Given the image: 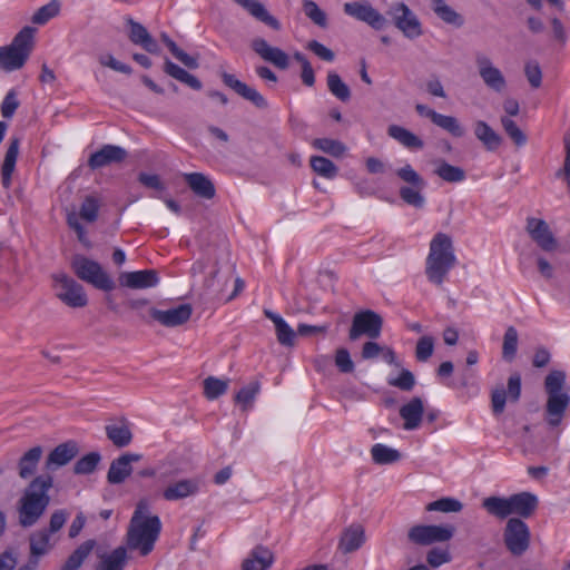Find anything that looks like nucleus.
Segmentation results:
<instances>
[{
    "label": "nucleus",
    "instance_id": "35",
    "mask_svg": "<svg viewBox=\"0 0 570 570\" xmlns=\"http://www.w3.org/2000/svg\"><path fill=\"white\" fill-rule=\"evenodd\" d=\"M474 135L488 150H495L502 144V138L485 121L474 122Z\"/></svg>",
    "mask_w": 570,
    "mask_h": 570
},
{
    "label": "nucleus",
    "instance_id": "16",
    "mask_svg": "<svg viewBox=\"0 0 570 570\" xmlns=\"http://www.w3.org/2000/svg\"><path fill=\"white\" fill-rule=\"evenodd\" d=\"M525 230L531 239L544 252L557 250L559 244L548 223L540 218L528 217Z\"/></svg>",
    "mask_w": 570,
    "mask_h": 570
},
{
    "label": "nucleus",
    "instance_id": "43",
    "mask_svg": "<svg viewBox=\"0 0 570 570\" xmlns=\"http://www.w3.org/2000/svg\"><path fill=\"white\" fill-rule=\"evenodd\" d=\"M50 532L47 529L36 531L30 535V553L33 557L46 554L51 549Z\"/></svg>",
    "mask_w": 570,
    "mask_h": 570
},
{
    "label": "nucleus",
    "instance_id": "17",
    "mask_svg": "<svg viewBox=\"0 0 570 570\" xmlns=\"http://www.w3.org/2000/svg\"><path fill=\"white\" fill-rule=\"evenodd\" d=\"M250 48L264 61L272 63L278 69L285 70L289 67L288 55L281 48L271 46L264 38L253 39Z\"/></svg>",
    "mask_w": 570,
    "mask_h": 570
},
{
    "label": "nucleus",
    "instance_id": "26",
    "mask_svg": "<svg viewBox=\"0 0 570 570\" xmlns=\"http://www.w3.org/2000/svg\"><path fill=\"white\" fill-rule=\"evenodd\" d=\"M106 435L117 448H125L130 444L132 433L130 424L126 419H119L105 426Z\"/></svg>",
    "mask_w": 570,
    "mask_h": 570
},
{
    "label": "nucleus",
    "instance_id": "60",
    "mask_svg": "<svg viewBox=\"0 0 570 570\" xmlns=\"http://www.w3.org/2000/svg\"><path fill=\"white\" fill-rule=\"evenodd\" d=\"M389 384L402 391L409 392L415 385V377L412 372L403 368L397 377L389 380Z\"/></svg>",
    "mask_w": 570,
    "mask_h": 570
},
{
    "label": "nucleus",
    "instance_id": "2",
    "mask_svg": "<svg viewBox=\"0 0 570 570\" xmlns=\"http://www.w3.org/2000/svg\"><path fill=\"white\" fill-rule=\"evenodd\" d=\"M148 504L140 501L131 517L127 532V546L138 550L141 556L149 554L161 531L159 517L148 514Z\"/></svg>",
    "mask_w": 570,
    "mask_h": 570
},
{
    "label": "nucleus",
    "instance_id": "23",
    "mask_svg": "<svg viewBox=\"0 0 570 570\" xmlns=\"http://www.w3.org/2000/svg\"><path fill=\"white\" fill-rule=\"evenodd\" d=\"M200 489L199 479H184L169 484L163 492V497L167 501L181 500L198 493Z\"/></svg>",
    "mask_w": 570,
    "mask_h": 570
},
{
    "label": "nucleus",
    "instance_id": "42",
    "mask_svg": "<svg viewBox=\"0 0 570 570\" xmlns=\"http://www.w3.org/2000/svg\"><path fill=\"white\" fill-rule=\"evenodd\" d=\"M432 9L434 13L448 24L461 27L464 23L463 18L448 6L444 0H432Z\"/></svg>",
    "mask_w": 570,
    "mask_h": 570
},
{
    "label": "nucleus",
    "instance_id": "55",
    "mask_svg": "<svg viewBox=\"0 0 570 570\" xmlns=\"http://www.w3.org/2000/svg\"><path fill=\"white\" fill-rule=\"evenodd\" d=\"M425 509L426 511H440L444 513L460 512L463 509V504L454 498H442L430 502Z\"/></svg>",
    "mask_w": 570,
    "mask_h": 570
},
{
    "label": "nucleus",
    "instance_id": "37",
    "mask_svg": "<svg viewBox=\"0 0 570 570\" xmlns=\"http://www.w3.org/2000/svg\"><path fill=\"white\" fill-rule=\"evenodd\" d=\"M28 58L11 45L0 48V68L6 71L20 69Z\"/></svg>",
    "mask_w": 570,
    "mask_h": 570
},
{
    "label": "nucleus",
    "instance_id": "34",
    "mask_svg": "<svg viewBox=\"0 0 570 570\" xmlns=\"http://www.w3.org/2000/svg\"><path fill=\"white\" fill-rule=\"evenodd\" d=\"M264 314L274 323L278 342L285 346H293L296 336L294 330L278 314L269 309H265Z\"/></svg>",
    "mask_w": 570,
    "mask_h": 570
},
{
    "label": "nucleus",
    "instance_id": "3",
    "mask_svg": "<svg viewBox=\"0 0 570 570\" xmlns=\"http://www.w3.org/2000/svg\"><path fill=\"white\" fill-rule=\"evenodd\" d=\"M456 265L452 238L444 233L434 235L425 259V275L432 284L442 286L450 271Z\"/></svg>",
    "mask_w": 570,
    "mask_h": 570
},
{
    "label": "nucleus",
    "instance_id": "14",
    "mask_svg": "<svg viewBox=\"0 0 570 570\" xmlns=\"http://www.w3.org/2000/svg\"><path fill=\"white\" fill-rule=\"evenodd\" d=\"M395 26L409 39H415L422 35L421 22L413 11L403 2L395 3L390 8Z\"/></svg>",
    "mask_w": 570,
    "mask_h": 570
},
{
    "label": "nucleus",
    "instance_id": "7",
    "mask_svg": "<svg viewBox=\"0 0 570 570\" xmlns=\"http://www.w3.org/2000/svg\"><path fill=\"white\" fill-rule=\"evenodd\" d=\"M56 296L68 307L81 308L87 306L88 297L81 284L66 273L52 275Z\"/></svg>",
    "mask_w": 570,
    "mask_h": 570
},
{
    "label": "nucleus",
    "instance_id": "15",
    "mask_svg": "<svg viewBox=\"0 0 570 570\" xmlns=\"http://www.w3.org/2000/svg\"><path fill=\"white\" fill-rule=\"evenodd\" d=\"M475 65L479 76L489 89L495 92L505 90L507 80L502 71L493 65L492 60L487 55L478 52L475 55Z\"/></svg>",
    "mask_w": 570,
    "mask_h": 570
},
{
    "label": "nucleus",
    "instance_id": "56",
    "mask_svg": "<svg viewBox=\"0 0 570 570\" xmlns=\"http://www.w3.org/2000/svg\"><path fill=\"white\" fill-rule=\"evenodd\" d=\"M100 459L101 456L98 452H90L76 462L73 472L76 474L92 473L100 462Z\"/></svg>",
    "mask_w": 570,
    "mask_h": 570
},
{
    "label": "nucleus",
    "instance_id": "4",
    "mask_svg": "<svg viewBox=\"0 0 570 570\" xmlns=\"http://www.w3.org/2000/svg\"><path fill=\"white\" fill-rule=\"evenodd\" d=\"M538 505V497L527 491L507 498L492 495L482 501L487 512L498 519H505L512 514L528 519L537 511Z\"/></svg>",
    "mask_w": 570,
    "mask_h": 570
},
{
    "label": "nucleus",
    "instance_id": "53",
    "mask_svg": "<svg viewBox=\"0 0 570 570\" xmlns=\"http://www.w3.org/2000/svg\"><path fill=\"white\" fill-rule=\"evenodd\" d=\"M500 121L505 134L517 146H523L527 144L525 134L519 128L514 120L508 116H502Z\"/></svg>",
    "mask_w": 570,
    "mask_h": 570
},
{
    "label": "nucleus",
    "instance_id": "64",
    "mask_svg": "<svg viewBox=\"0 0 570 570\" xmlns=\"http://www.w3.org/2000/svg\"><path fill=\"white\" fill-rule=\"evenodd\" d=\"M524 72L529 83L533 88H539L542 81V72L538 62L530 61L525 65Z\"/></svg>",
    "mask_w": 570,
    "mask_h": 570
},
{
    "label": "nucleus",
    "instance_id": "58",
    "mask_svg": "<svg viewBox=\"0 0 570 570\" xmlns=\"http://www.w3.org/2000/svg\"><path fill=\"white\" fill-rule=\"evenodd\" d=\"M99 200L94 196H87L80 207L79 215L82 219L92 223L98 217Z\"/></svg>",
    "mask_w": 570,
    "mask_h": 570
},
{
    "label": "nucleus",
    "instance_id": "13",
    "mask_svg": "<svg viewBox=\"0 0 570 570\" xmlns=\"http://www.w3.org/2000/svg\"><path fill=\"white\" fill-rule=\"evenodd\" d=\"M343 10L347 16L367 23L375 30H382L386 24L385 17L367 1L346 2Z\"/></svg>",
    "mask_w": 570,
    "mask_h": 570
},
{
    "label": "nucleus",
    "instance_id": "31",
    "mask_svg": "<svg viewBox=\"0 0 570 570\" xmlns=\"http://www.w3.org/2000/svg\"><path fill=\"white\" fill-rule=\"evenodd\" d=\"M43 449L40 445L29 449L18 462V474L27 480L35 475L38 464L42 458Z\"/></svg>",
    "mask_w": 570,
    "mask_h": 570
},
{
    "label": "nucleus",
    "instance_id": "40",
    "mask_svg": "<svg viewBox=\"0 0 570 570\" xmlns=\"http://www.w3.org/2000/svg\"><path fill=\"white\" fill-rule=\"evenodd\" d=\"M234 267L232 265H226L224 269L215 268L209 275V277L205 281V287L215 293H220L224 291L225 286L229 282L232 277Z\"/></svg>",
    "mask_w": 570,
    "mask_h": 570
},
{
    "label": "nucleus",
    "instance_id": "32",
    "mask_svg": "<svg viewBox=\"0 0 570 570\" xmlns=\"http://www.w3.org/2000/svg\"><path fill=\"white\" fill-rule=\"evenodd\" d=\"M19 147L20 139L11 138L1 166V180L3 187L6 188H8L11 184V176L19 155Z\"/></svg>",
    "mask_w": 570,
    "mask_h": 570
},
{
    "label": "nucleus",
    "instance_id": "46",
    "mask_svg": "<svg viewBox=\"0 0 570 570\" xmlns=\"http://www.w3.org/2000/svg\"><path fill=\"white\" fill-rule=\"evenodd\" d=\"M61 3L59 0H51L47 4L40 7L31 17V22L43 26L60 13Z\"/></svg>",
    "mask_w": 570,
    "mask_h": 570
},
{
    "label": "nucleus",
    "instance_id": "27",
    "mask_svg": "<svg viewBox=\"0 0 570 570\" xmlns=\"http://www.w3.org/2000/svg\"><path fill=\"white\" fill-rule=\"evenodd\" d=\"M424 413L421 397H413L400 409V416L404 420V430L412 431L420 426Z\"/></svg>",
    "mask_w": 570,
    "mask_h": 570
},
{
    "label": "nucleus",
    "instance_id": "25",
    "mask_svg": "<svg viewBox=\"0 0 570 570\" xmlns=\"http://www.w3.org/2000/svg\"><path fill=\"white\" fill-rule=\"evenodd\" d=\"M236 4L246 10L253 18L265 23L274 30L281 29L279 21L272 16L265 6L258 0H234Z\"/></svg>",
    "mask_w": 570,
    "mask_h": 570
},
{
    "label": "nucleus",
    "instance_id": "11",
    "mask_svg": "<svg viewBox=\"0 0 570 570\" xmlns=\"http://www.w3.org/2000/svg\"><path fill=\"white\" fill-rule=\"evenodd\" d=\"M382 317L373 311H363L356 313L353 317L350 330V340L355 341L362 335L374 340L377 338L382 331Z\"/></svg>",
    "mask_w": 570,
    "mask_h": 570
},
{
    "label": "nucleus",
    "instance_id": "36",
    "mask_svg": "<svg viewBox=\"0 0 570 570\" xmlns=\"http://www.w3.org/2000/svg\"><path fill=\"white\" fill-rule=\"evenodd\" d=\"M364 542V530L361 525H351L347 528L340 540V549L344 553L357 550Z\"/></svg>",
    "mask_w": 570,
    "mask_h": 570
},
{
    "label": "nucleus",
    "instance_id": "12",
    "mask_svg": "<svg viewBox=\"0 0 570 570\" xmlns=\"http://www.w3.org/2000/svg\"><path fill=\"white\" fill-rule=\"evenodd\" d=\"M191 314L193 307L187 303L171 306L166 309L154 306L148 309L149 317L165 327L180 326L190 318Z\"/></svg>",
    "mask_w": 570,
    "mask_h": 570
},
{
    "label": "nucleus",
    "instance_id": "6",
    "mask_svg": "<svg viewBox=\"0 0 570 570\" xmlns=\"http://www.w3.org/2000/svg\"><path fill=\"white\" fill-rule=\"evenodd\" d=\"M75 274L83 282L91 284L98 289L109 292L115 288V282L104 271L101 265L82 255H77L71 262Z\"/></svg>",
    "mask_w": 570,
    "mask_h": 570
},
{
    "label": "nucleus",
    "instance_id": "8",
    "mask_svg": "<svg viewBox=\"0 0 570 570\" xmlns=\"http://www.w3.org/2000/svg\"><path fill=\"white\" fill-rule=\"evenodd\" d=\"M396 175L410 185L400 188L401 199L407 205L422 208L425 203V198L422 195V190L425 187L424 179L409 164L397 169Z\"/></svg>",
    "mask_w": 570,
    "mask_h": 570
},
{
    "label": "nucleus",
    "instance_id": "29",
    "mask_svg": "<svg viewBox=\"0 0 570 570\" xmlns=\"http://www.w3.org/2000/svg\"><path fill=\"white\" fill-rule=\"evenodd\" d=\"M98 559L95 570H124L128 560L127 549L118 547L111 552L98 553Z\"/></svg>",
    "mask_w": 570,
    "mask_h": 570
},
{
    "label": "nucleus",
    "instance_id": "24",
    "mask_svg": "<svg viewBox=\"0 0 570 570\" xmlns=\"http://www.w3.org/2000/svg\"><path fill=\"white\" fill-rule=\"evenodd\" d=\"M127 22L130 27L129 39L134 45L142 47L147 52L153 55L160 52L159 45L141 23L131 18H128Z\"/></svg>",
    "mask_w": 570,
    "mask_h": 570
},
{
    "label": "nucleus",
    "instance_id": "30",
    "mask_svg": "<svg viewBox=\"0 0 570 570\" xmlns=\"http://www.w3.org/2000/svg\"><path fill=\"white\" fill-rule=\"evenodd\" d=\"M184 179L198 197L212 199L215 196V186L204 174L187 173L184 174Z\"/></svg>",
    "mask_w": 570,
    "mask_h": 570
},
{
    "label": "nucleus",
    "instance_id": "47",
    "mask_svg": "<svg viewBox=\"0 0 570 570\" xmlns=\"http://www.w3.org/2000/svg\"><path fill=\"white\" fill-rule=\"evenodd\" d=\"M327 88L330 92L341 101H347L351 98V90L348 86L335 71H330L327 73Z\"/></svg>",
    "mask_w": 570,
    "mask_h": 570
},
{
    "label": "nucleus",
    "instance_id": "57",
    "mask_svg": "<svg viewBox=\"0 0 570 570\" xmlns=\"http://www.w3.org/2000/svg\"><path fill=\"white\" fill-rule=\"evenodd\" d=\"M303 10L306 17H308L315 24L326 27V14L320 9L316 2L313 0H303Z\"/></svg>",
    "mask_w": 570,
    "mask_h": 570
},
{
    "label": "nucleus",
    "instance_id": "61",
    "mask_svg": "<svg viewBox=\"0 0 570 570\" xmlns=\"http://www.w3.org/2000/svg\"><path fill=\"white\" fill-rule=\"evenodd\" d=\"M258 383H250L249 385L240 389L235 396V401L243 405L244 409H247L254 401L256 394L258 393Z\"/></svg>",
    "mask_w": 570,
    "mask_h": 570
},
{
    "label": "nucleus",
    "instance_id": "20",
    "mask_svg": "<svg viewBox=\"0 0 570 570\" xmlns=\"http://www.w3.org/2000/svg\"><path fill=\"white\" fill-rule=\"evenodd\" d=\"M118 279L121 286L132 289L155 287L159 282L158 273L155 269L124 272Z\"/></svg>",
    "mask_w": 570,
    "mask_h": 570
},
{
    "label": "nucleus",
    "instance_id": "1",
    "mask_svg": "<svg viewBox=\"0 0 570 570\" xmlns=\"http://www.w3.org/2000/svg\"><path fill=\"white\" fill-rule=\"evenodd\" d=\"M53 479L50 474L36 476L24 489L18 502L19 523L23 528L35 525L50 503L49 490Z\"/></svg>",
    "mask_w": 570,
    "mask_h": 570
},
{
    "label": "nucleus",
    "instance_id": "21",
    "mask_svg": "<svg viewBox=\"0 0 570 570\" xmlns=\"http://www.w3.org/2000/svg\"><path fill=\"white\" fill-rule=\"evenodd\" d=\"M78 444L75 441H67L56 446L47 456L45 469L52 472L67 465L78 454Z\"/></svg>",
    "mask_w": 570,
    "mask_h": 570
},
{
    "label": "nucleus",
    "instance_id": "44",
    "mask_svg": "<svg viewBox=\"0 0 570 570\" xmlns=\"http://www.w3.org/2000/svg\"><path fill=\"white\" fill-rule=\"evenodd\" d=\"M432 122L435 126L451 134L453 137L460 138L463 137L465 134V130L460 124V121L453 116H446L436 112L435 115H433Z\"/></svg>",
    "mask_w": 570,
    "mask_h": 570
},
{
    "label": "nucleus",
    "instance_id": "10",
    "mask_svg": "<svg viewBox=\"0 0 570 570\" xmlns=\"http://www.w3.org/2000/svg\"><path fill=\"white\" fill-rule=\"evenodd\" d=\"M454 534L452 525H414L407 532L411 542L419 546H430L446 542Z\"/></svg>",
    "mask_w": 570,
    "mask_h": 570
},
{
    "label": "nucleus",
    "instance_id": "39",
    "mask_svg": "<svg viewBox=\"0 0 570 570\" xmlns=\"http://www.w3.org/2000/svg\"><path fill=\"white\" fill-rule=\"evenodd\" d=\"M164 71L173 77L174 79L187 85L191 89L200 90L202 82L191 73L179 67L178 65L171 62L169 59L165 60Z\"/></svg>",
    "mask_w": 570,
    "mask_h": 570
},
{
    "label": "nucleus",
    "instance_id": "38",
    "mask_svg": "<svg viewBox=\"0 0 570 570\" xmlns=\"http://www.w3.org/2000/svg\"><path fill=\"white\" fill-rule=\"evenodd\" d=\"M164 71L173 77L174 79L187 85L191 89L200 90L202 82L191 73L179 67L178 65L171 62L169 59L165 60Z\"/></svg>",
    "mask_w": 570,
    "mask_h": 570
},
{
    "label": "nucleus",
    "instance_id": "19",
    "mask_svg": "<svg viewBox=\"0 0 570 570\" xmlns=\"http://www.w3.org/2000/svg\"><path fill=\"white\" fill-rule=\"evenodd\" d=\"M220 78L225 86L233 89L237 95L250 101L255 107L265 109L268 104L266 99L255 88L249 87L245 82L238 80L234 75L222 72Z\"/></svg>",
    "mask_w": 570,
    "mask_h": 570
},
{
    "label": "nucleus",
    "instance_id": "45",
    "mask_svg": "<svg viewBox=\"0 0 570 570\" xmlns=\"http://www.w3.org/2000/svg\"><path fill=\"white\" fill-rule=\"evenodd\" d=\"M371 455L376 464H391L401 459V454L397 450L381 443H376L372 446Z\"/></svg>",
    "mask_w": 570,
    "mask_h": 570
},
{
    "label": "nucleus",
    "instance_id": "51",
    "mask_svg": "<svg viewBox=\"0 0 570 570\" xmlns=\"http://www.w3.org/2000/svg\"><path fill=\"white\" fill-rule=\"evenodd\" d=\"M435 174L448 183H460L465 179V171L458 166L442 161L435 169Z\"/></svg>",
    "mask_w": 570,
    "mask_h": 570
},
{
    "label": "nucleus",
    "instance_id": "49",
    "mask_svg": "<svg viewBox=\"0 0 570 570\" xmlns=\"http://www.w3.org/2000/svg\"><path fill=\"white\" fill-rule=\"evenodd\" d=\"M33 33L35 29L31 27L22 28L18 35L14 37L11 46L19 50L21 53L28 58L33 46Z\"/></svg>",
    "mask_w": 570,
    "mask_h": 570
},
{
    "label": "nucleus",
    "instance_id": "63",
    "mask_svg": "<svg viewBox=\"0 0 570 570\" xmlns=\"http://www.w3.org/2000/svg\"><path fill=\"white\" fill-rule=\"evenodd\" d=\"M507 402V392L503 386L495 387L491 393V407L495 415L504 411Z\"/></svg>",
    "mask_w": 570,
    "mask_h": 570
},
{
    "label": "nucleus",
    "instance_id": "48",
    "mask_svg": "<svg viewBox=\"0 0 570 570\" xmlns=\"http://www.w3.org/2000/svg\"><path fill=\"white\" fill-rule=\"evenodd\" d=\"M229 380H220L215 376H208L204 380V395L208 400H216L228 390Z\"/></svg>",
    "mask_w": 570,
    "mask_h": 570
},
{
    "label": "nucleus",
    "instance_id": "5",
    "mask_svg": "<svg viewBox=\"0 0 570 570\" xmlns=\"http://www.w3.org/2000/svg\"><path fill=\"white\" fill-rule=\"evenodd\" d=\"M547 393L546 421L554 428L558 426L570 405L569 389L566 384V374L562 371L550 372L544 380Z\"/></svg>",
    "mask_w": 570,
    "mask_h": 570
},
{
    "label": "nucleus",
    "instance_id": "9",
    "mask_svg": "<svg viewBox=\"0 0 570 570\" xmlns=\"http://www.w3.org/2000/svg\"><path fill=\"white\" fill-rule=\"evenodd\" d=\"M531 533L528 524L520 518H510L503 530V541L513 556H522L530 547Z\"/></svg>",
    "mask_w": 570,
    "mask_h": 570
},
{
    "label": "nucleus",
    "instance_id": "59",
    "mask_svg": "<svg viewBox=\"0 0 570 570\" xmlns=\"http://www.w3.org/2000/svg\"><path fill=\"white\" fill-rule=\"evenodd\" d=\"M434 340L432 336H422L415 347V357L420 362H426L433 354Z\"/></svg>",
    "mask_w": 570,
    "mask_h": 570
},
{
    "label": "nucleus",
    "instance_id": "50",
    "mask_svg": "<svg viewBox=\"0 0 570 570\" xmlns=\"http://www.w3.org/2000/svg\"><path fill=\"white\" fill-rule=\"evenodd\" d=\"M312 169L322 177L332 179L337 175L335 164L322 156H313L309 160Z\"/></svg>",
    "mask_w": 570,
    "mask_h": 570
},
{
    "label": "nucleus",
    "instance_id": "52",
    "mask_svg": "<svg viewBox=\"0 0 570 570\" xmlns=\"http://www.w3.org/2000/svg\"><path fill=\"white\" fill-rule=\"evenodd\" d=\"M316 149L322 150L334 157H340L345 154L346 147L340 140L331 138H317L313 141Z\"/></svg>",
    "mask_w": 570,
    "mask_h": 570
},
{
    "label": "nucleus",
    "instance_id": "62",
    "mask_svg": "<svg viewBox=\"0 0 570 570\" xmlns=\"http://www.w3.org/2000/svg\"><path fill=\"white\" fill-rule=\"evenodd\" d=\"M335 365L342 373H352L354 371V363L346 348L341 347L336 350Z\"/></svg>",
    "mask_w": 570,
    "mask_h": 570
},
{
    "label": "nucleus",
    "instance_id": "54",
    "mask_svg": "<svg viewBox=\"0 0 570 570\" xmlns=\"http://www.w3.org/2000/svg\"><path fill=\"white\" fill-rule=\"evenodd\" d=\"M518 348V332L513 326L507 328L503 336L502 356L507 361H512Z\"/></svg>",
    "mask_w": 570,
    "mask_h": 570
},
{
    "label": "nucleus",
    "instance_id": "28",
    "mask_svg": "<svg viewBox=\"0 0 570 570\" xmlns=\"http://www.w3.org/2000/svg\"><path fill=\"white\" fill-rule=\"evenodd\" d=\"M274 561L273 552L263 546L255 547L243 561V570H267Z\"/></svg>",
    "mask_w": 570,
    "mask_h": 570
},
{
    "label": "nucleus",
    "instance_id": "41",
    "mask_svg": "<svg viewBox=\"0 0 570 570\" xmlns=\"http://www.w3.org/2000/svg\"><path fill=\"white\" fill-rule=\"evenodd\" d=\"M95 547L94 540L81 543L66 560L60 570H78Z\"/></svg>",
    "mask_w": 570,
    "mask_h": 570
},
{
    "label": "nucleus",
    "instance_id": "22",
    "mask_svg": "<svg viewBox=\"0 0 570 570\" xmlns=\"http://www.w3.org/2000/svg\"><path fill=\"white\" fill-rule=\"evenodd\" d=\"M141 459V455L126 453L114 460L107 473V480L111 484L122 483L132 472L131 463Z\"/></svg>",
    "mask_w": 570,
    "mask_h": 570
},
{
    "label": "nucleus",
    "instance_id": "18",
    "mask_svg": "<svg viewBox=\"0 0 570 570\" xmlns=\"http://www.w3.org/2000/svg\"><path fill=\"white\" fill-rule=\"evenodd\" d=\"M127 156V150L120 146L104 145L100 149L90 155L88 166L94 170L99 169L112 164H120Z\"/></svg>",
    "mask_w": 570,
    "mask_h": 570
},
{
    "label": "nucleus",
    "instance_id": "33",
    "mask_svg": "<svg viewBox=\"0 0 570 570\" xmlns=\"http://www.w3.org/2000/svg\"><path fill=\"white\" fill-rule=\"evenodd\" d=\"M387 135L395 139L403 147L411 150H420L424 147V142L419 136L402 126H389Z\"/></svg>",
    "mask_w": 570,
    "mask_h": 570
}]
</instances>
